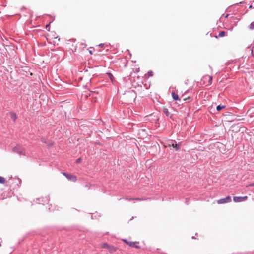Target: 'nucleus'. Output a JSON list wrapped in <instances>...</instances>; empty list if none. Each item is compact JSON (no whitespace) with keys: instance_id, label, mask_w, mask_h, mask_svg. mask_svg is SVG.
<instances>
[{"instance_id":"15","label":"nucleus","mask_w":254,"mask_h":254,"mask_svg":"<svg viewBox=\"0 0 254 254\" xmlns=\"http://www.w3.org/2000/svg\"><path fill=\"white\" fill-rule=\"evenodd\" d=\"M249 28L251 30H253L254 29V21L252 22L250 24V26H249Z\"/></svg>"},{"instance_id":"20","label":"nucleus","mask_w":254,"mask_h":254,"mask_svg":"<svg viewBox=\"0 0 254 254\" xmlns=\"http://www.w3.org/2000/svg\"><path fill=\"white\" fill-rule=\"evenodd\" d=\"M81 158H78L77 160H76V162L78 163V162H80L81 161Z\"/></svg>"},{"instance_id":"25","label":"nucleus","mask_w":254,"mask_h":254,"mask_svg":"<svg viewBox=\"0 0 254 254\" xmlns=\"http://www.w3.org/2000/svg\"><path fill=\"white\" fill-rule=\"evenodd\" d=\"M187 98H184V100H186Z\"/></svg>"},{"instance_id":"16","label":"nucleus","mask_w":254,"mask_h":254,"mask_svg":"<svg viewBox=\"0 0 254 254\" xmlns=\"http://www.w3.org/2000/svg\"><path fill=\"white\" fill-rule=\"evenodd\" d=\"M108 75L110 79L113 81L114 79V76L111 73H108Z\"/></svg>"},{"instance_id":"7","label":"nucleus","mask_w":254,"mask_h":254,"mask_svg":"<svg viewBox=\"0 0 254 254\" xmlns=\"http://www.w3.org/2000/svg\"><path fill=\"white\" fill-rule=\"evenodd\" d=\"M163 112L166 115V116H167V117L170 116V112L168 111V109L166 108L165 107H164L163 108Z\"/></svg>"},{"instance_id":"24","label":"nucleus","mask_w":254,"mask_h":254,"mask_svg":"<svg viewBox=\"0 0 254 254\" xmlns=\"http://www.w3.org/2000/svg\"><path fill=\"white\" fill-rule=\"evenodd\" d=\"M99 46H103V44H100V45H99Z\"/></svg>"},{"instance_id":"4","label":"nucleus","mask_w":254,"mask_h":254,"mask_svg":"<svg viewBox=\"0 0 254 254\" xmlns=\"http://www.w3.org/2000/svg\"><path fill=\"white\" fill-rule=\"evenodd\" d=\"M248 197L247 196L241 197V196H234L233 197V200L235 202H240L247 200Z\"/></svg>"},{"instance_id":"9","label":"nucleus","mask_w":254,"mask_h":254,"mask_svg":"<svg viewBox=\"0 0 254 254\" xmlns=\"http://www.w3.org/2000/svg\"><path fill=\"white\" fill-rule=\"evenodd\" d=\"M171 94L172 98L174 100H180L178 95L176 94L174 92H172Z\"/></svg>"},{"instance_id":"18","label":"nucleus","mask_w":254,"mask_h":254,"mask_svg":"<svg viewBox=\"0 0 254 254\" xmlns=\"http://www.w3.org/2000/svg\"><path fill=\"white\" fill-rule=\"evenodd\" d=\"M135 247V248H137V249H139L140 248V246L138 245V244L134 245V247Z\"/></svg>"},{"instance_id":"1","label":"nucleus","mask_w":254,"mask_h":254,"mask_svg":"<svg viewBox=\"0 0 254 254\" xmlns=\"http://www.w3.org/2000/svg\"><path fill=\"white\" fill-rule=\"evenodd\" d=\"M212 77L211 76L206 75L204 76L201 79V81L203 82L204 85L206 86H208L211 84L212 83Z\"/></svg>"},{"instance_id":"17","label":"nucleus","mask_w":254,"mask_h":254,"mask_svg":"<svg viewBox=\"0 0 254 254\" xmlns=\"http://www.w3.org/2000/svg\"><path fill=\"white\" fill-rule=\"evenodd\" d=\"M123 241H124L125 243H126L127 245H129V243L130 241H128L127 239H122Z\"/></svg>"},{"instance_id":"12","label":"nucleus","mask_w":254,"mask_h":254,"mask_svg":"<svg viewBox=\"0 0 254 254\" xmlns=\"http://www.w3.org/2000/svg\"><path fill=\"white\" fill-rule=\"evenodd\" d=\"M138 244H139L138 242H131V241H130L128 246L130 247H133L134 245Z\"/></svg>"},{"instance_id":"6","label":"nucleus","mask_w":254,"mask_h":254,"mask_svg":"<svg viewBox=\"0 0 254 254\" xmlns=\"http://www.w3.org/2000/svg\"><path fill=\"white\" fill-rule=\"evenodd\" d=\"M108 251L112 253L117 251V248L114 247L113 246L109 245V248L107 249Z\"/></svg>"},{"instance_id":"23","label":"nucleus","mask_w":254,"mask_h":254,"mask_svg":"<svg viewBox=\"0 0 254 254\" xmlns=\"http://www.w3.org/2000/svg\"><path fill=\"white\" fill-rule=\"evenodd\" d=\"M89 53H90V54H92V52L91 51H89Z\"/></svg>"},{"instance_id":"19","label":"nucleus","mask_w":254,"mask_h":254,"mask_svg":"<svg viewBox=\"0 0 254 254\" xmlns=\"http://www.w3.org/2000/svg\"><path fill=\"white\" fill-rule=\"evenodd\" d=\"M148 73L149 76H152L153 75L152 72H151V71L149 72Z\"/></svg>"},{"instance_id":"2","label":"nucleus","mask_w":254,"mask_h":254,"mask_svg":"<svg viewBox=\"0 0 254 254\" xmlns=\"http://www.w3.org/2000/svg\"><path fill=\"white\" fill-rule=\"evenodd\" d=\"M62 174L66 177V178L70 181H73V182H76L77 181V177L74 175H72L71 174H67L64 172L62 173Z\"/></svg>"},{"instance_id":"5","label":"nucleus","mask_w":254,"mask_h":254,"mask_svg":"<svg viewBox=\"0 0 254 254\" xmlns=\"http://www.w3.org/2000/svg\"><path fill=\"white\" fill-rule=\"evenodd\" d=\"M168 146H172L176 150H178L180 149V145L176 143L175 141H171L168 143Z\"/></svg>"},{"instance_id":"10","label":"nucleus","mask_w":254,"mask_h":254,"mask_svg":"<svg viewBox=\"0 0 254 254\" xmlns=\"http://www.w3.org/2000/svg\"><path fill=\"white\" fill-rule=\"evenodd\" d=\"M226 107V106L225 105H218L217 107H216V109L218 111H220L222 109L225 108Z\"/></svg>"},{"instance_id":"14","label":"nucleus","mask_w":254,"mask_h":254,"mask_svg":"<svg viewBox=\"0 0 254 254\" xmlns=\"http://www.w3.org/2000/svg\"><path fill=\"white\" fill-rule=\"evenodd\" d=\"M5 182V179L4 178L0 176V183L4 184Z\"/></svg>"},{"instance_id":"21","label":"nucleus","mask_w":254,"mask_h":254,"mask_svg":"<svg viewBox=\"0 0 254 254\" xmlns=\"http://www.w3.org/2000/svg\"><path fill=\"white\" fill-rule=\"evenodd\" d=\"M250 186H254V183L249 185Z\"/></svg>"},{"instance_id":"3","label":"nucleus","mask_w":254,"mask_h":254,"mask_svg":"<svg viewBox=\"0 0 254 254\" xmlns=\"http://www.w3.org/2000/svg\"><path fill=\"white\" fill-rule=\"evenodd\" d=\"M231 201V198L230 196H228L225 198H222L217 200V203L221 204L225 203L230 202Z\"/></svg>"},{"instance_id":"13","label":"nucleus","mask_w":254,"mask_h":254,"mask_svg":"<svg viewBox=\"0 0 254 254\" xmlns=\"http://www.w3.org/2000/svg\"><path fill=\"white\" fill-rule=\"evenodd\" d=\"M226 34V32L224 31H220L219 33V36L220 37H224Z\"/></svg>"},{"instance_id":"22","label":"nucleus","mask_w":254,"mask_h":254,"mask_svg":"<svg viewBox=\"0 0 254 254\" xmlns=\"http://www.w3.org/2000/svg\"><path fill=\"white\" fill-rule=\"evenodd\" d=\"M135 200H141V199H139V198H136V199H135Z\"/></svg>"},{"instance_id":"8","label":"nucleus","mask_w":254,"mask_h":254,"mask_svg":"<svg viewBox=\"0 0 254 254\" xmlns=\"http://www.w3.org/2000/svg\"><path fill=\"white\" fill-rule=\"evenodd\" d=\"M10 118L11 119L15 121L16 119H17V116H16V113H14V112H11L10 113Z\"/></svg>"},{"instance_id":"11","label":"nucleus","mask_w":254,"mask_h":254,"mask_svg":"<svg viewBox=\"0 0 254 254\" xmlns=\"http://www.w3.org/2000/svg\"><path fill=\"white\" fill-rule=\"evenodd\" d=\"M109 245H108L107 243H103L101 244V247L104 249H107L109 248Z\"/></svg>"}]
</instances>
